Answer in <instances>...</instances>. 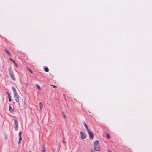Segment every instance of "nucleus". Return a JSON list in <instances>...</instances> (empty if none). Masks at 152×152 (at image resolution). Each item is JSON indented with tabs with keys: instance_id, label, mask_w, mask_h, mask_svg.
<instances>
[{
	"instance_id": "f257e3e1",
	"label": "nucleus",
	"mask_w": 152,
	"mask_h": 152,
	"mask_svg": "<svg viewBox=\"0 0 152 152\" xmlns=\"http://www.w3.org/2000/svg\"><path fill=\"white\" fill-rule=\"evenodd\" d=\"M12 89L13 91L15 99L16 101V102L18 103L19 101V96L17 92L16 89L14 87H12Z\"/></svg>"
},
{
	"instance_id": "a211bd4d",
	"label": "nucleus",
	"mask_w": 152,
	"mask_h": 152,
	"mask_svg": "<svg viewBox=\"0 0 152 152\" xmlns=\"http://www.w3.org/2000/svg\"><path fill=\"white\" fill-rule=\"evenodd\" d=\"M21 132H20L19 133V137H21Z\"/></svg>"
},
{
	"instance_id": "dca6fc26",
	"label": "nucleus",
	"mask_w": 152,
	"mask_h": 152,
	"mask_svg": "<svg viewBox=\"0 0 152 152\" xmlns=\"http://www.w3.org/2000/svg\"><path fill=\"white\" fill-rule=\"evenodd\" d=\"M106 134L107 136V137L108 139H110V137L109 135L108 134Z\"/></svg>"
},
{
	"instance_id": "bb28decb",
	"label": "nucleus",
	"mask_w": 152,
	"mask_h": 152,
	"mask_svg": "<svg viewBox=\"0 0 152 152\" xmlns=\"http://www.w3.org/2000/svg\"><path fill=\"white\" fill-rule=\"evenodd\" d=\"M64 142H65L64 141H63Z\"/></svg>"
},
{
	"instance_id": "b1692460",
	"label": "nucleus",
	"mask_w": 152,
	"mask_h": 152,
	"mask_svg": "<svg viewBox=\"0 0 152 152\" xmlns=\"http://www.w3.org/2000/svg\"><path fill=\"white\" fill-rule=\"evenodd\" d=\"M64 117L65 118L66 117H65V115H64Z\"/></svg>"
},
{
	"instance_id": "9b49d317",
	"label": "nucleus",
	"mask_w": 152,
	"mask_h": 152,
	"mask_svg": "<svg viewBox=\"0 0 152 152\" xmlns=\"http://www.w3.org/2000/svg\"><path fill=\"white\" fill-rule=\"evenodd\" d=\"M42 152H45V147L44 146V145H43L42 146Z\"/></svg>"
},
{
	"instance_id": "1a4fd4ad",
	"label": "nucleus",
	"mask_w": 152,
	"mask_h": 152,
	"mask_svg": "<svg viewBox=\"0 0 152 152\" xmlns=\"http://www.w3.org/2000/svg\"><path fill=\"white\" fill-rule=\"evenodd\" d=\"M83 125H84V127L86 129V130L87 131H88V130H89V129H88V126L86 124V123L85 122L83 123Z\"/></svg>"
},
{
	"instance_id": "39448f33",
	"label": "nucleus",
	"mask_w": 152,
	"mask_h": 152,
	"mask_svg": "<svg viewBox=\"0 0 152 152\" xmlns=\"http://www.w3.org/2000/svg\"><path fill=\"white\" fill-rule=\"evenodd\" d=\"M80 133L81 135V137L82 139H83L86 138V135L82 131H80Z\"/></svg>"
},
{
	"instance_id": "f03ea898",
	"label": "nucleus",
	"mask_w": 152,
	"mask_h": 152,
	"mask_svg": "<svg viewBox=\"0 0 152 152\" xmlns=\"http://www.w3.org/2000/svg\"><path fill=\"white\" fill-rule=\"evenodd\" d=\"M94 149L95 151H99L100 150V147L99 145V141L96 140L94 142Z\"/></svg>"
},
{
	"instance_id": "5701e85b",
	"label": "nucleus",
	"mask_w": 152,
	"mask_h": 152,
	"mask_svg": "<svg viewBox=\"0 0 152 152\" xmlns=\"http://www.w3.org/2000/svg\"><path fill=\"white\" fill-rule=\"evenodd\" d=\"M108 152H111V151H110V150H109L108 151Z\"/></svg>"
},
{
	"instance_id": "4be33fe9",
	"label": "nucleus",
	"mask_w": 152,
	"mask_h": 152,
	"mask_svg": "<svg viewBox=\"0 0 152 152\" xmlns=\"http://www.w3.org/2000/svg\"><path fill=\"white\" fill-rule=\"evenodd\" d=\"M7 93L8 94V96H9V95H10L9 93L8 92H7Z\"/></svg>"
},
{
	"instance_id": "423d86ee",
	"label": "nucleus",
	"mask_w": 152,
	"mask_h": 152,
	"mask_svg": "<svg viewBox=\"0 0 152 152\" xmlns=\"http://www.w3.org/2000/svg\"><path fill=\"white\" fill-rule=\"evenodd\" d=\"M87 131L89 135L90 138L91 139H92L94 137V135L92 132L90 131L89 130H88Z\"/></svg>"
},
{
	"instance_id": "6ab92c4d",
	"label": "nucleus",
	"mask_w": 152,
	"mask_h": 152,
	"mask_svg": "<svg viewBox=\"0 0 152 152\" xmlns=\"http://www.w3.org/2000/svg\"><path fill=\"white\" fill-rule=\"evenodd\" d=\"M51 86H52L54 88H56V86H54V85H51Z\"/></svg>"
},
{
	"instance_id": "9d476101",
	"label": "nucleus",
	"mask_w": 152,
	"mask_h": 152,
	"mask_svg": "<svg viewBox=\"0 0 152 152\" xmlns=\"http://www.w3.org/2000/svg\"><path fill=\"white\" fill-rule=\"evenodd\" d=\"M39 107L40 108L41 110H42V108L43 107V105L42 103L41 102L39 103Z\"/></svg>"
},
{
	"instance_id": "412c9836",
	"label": "nucleus",
	"mask_w": 152,
	"mask_h": 152,
	"mask_svg": "<svg viewBox=\"0 0 152 152\" xmlns=\"http://www.w3.org/2000/svg\"><path fill=\"white\" fill-rule=\"evenodd\" d=\"M14 64L15 65V66L16 67H18V65L15 62V63H14Z\"/></svg>"
},
{
	"instance_id": "0eeeda50",
	"label": "nucleus",
	"mask_w": 152,
	"mask_h": 152,
	"mask_svg": "<svg viewBox=\"0 0 152 152\" xmlns=\"http://www.w3.org/2000/svg\"><path fill=\"white\" fill-rule=\"evenodd\" d=\"M9 111L11 112V113H12L14 112V110L12 108L11 106L9 105Z\"/></svg>"
},
{
	"instance_id": "aec40b11",
	"label": "nucleus",
	"mask_w": 152,
	"mask_h": 152,
	"mask_svg": "<svg viewBox=\"0 0 152 152\" xmlns=\"http://www.w3.org/2000/svg\"><path fill=\"white\" fill-rule=\"evenodd\" d=\"M9 59L11 60L14 63H15V62L14 61V60L12 59L11 58H10Z\"/></svg>"
},
{
	"instance_id": "6e6552de",
	"label": "nucleus",
	"mask_w": 152,
	"mask_h": 152,
	"mask_svg": "<svg viewBox=\"0 0 152 152\" xmlns=\"http://www.w3.org/2000/svg\"><path fill=\"white\" fill-rule=\"evenodd\" d=\"M4 50L6 52L7 54L9 56L11 55V53L8 50H7V49H6Z\"/></svg>"
},
{
	"instance_id": "7ed1b4c3",
	"label": "nucleus",
	"mask_w": 152,
	"mask_h": 152,
	"mask_svg": "<svg viewBox=\"0 0 152 152\" xmlns=\"http://www.w3.org/2000/svg\"><path fill=\"white\" fill-rule=\"evenodd\" d=\"M9 74L11 78L15 81V77L14 76V74L12 70L11 69H9Z\"/></svg>"
},
{
	"instance_id": "ddd939ff",
	"label": "nucleus",
	"mask_w": 152,
	"mask_h": 152,
	"mask_svg": "<svg viewBox=\"0 0 152 152\" xmlns=\"http://www.w3.org/2000/svg\"><path fill=\"white\" fill-rule=\"evenodd\" d=\"M22 140V138L21 137H19V140L18 141V144H20V141Z\"/></svg>"
},
{
	"instance_id": "4468645a",
	"label": "nucleus",
	"mask_w": 152,
	"mask_h": 152,
	"mask_svg": "<svg viewBox=\"0 0 152 152\" xmlns=\"http://www.w3.org/2000/svg\"><path fill=\"white\" fill-rule=\"evenodd\" d=\"M36 86L37 88L39 90H40L41 89L40 87L38 85H36Z\"/></svg>"
},
{
	"instance_id": "a878e982",
	"label": "nucleus",
	"mask_w": 152,
	"mask_h": 152,
	"mask_svg": "<svg viewBox=\"0 0 152 152\" xmlns=\"http://www.w3.org/2000/svg\"><path fill=\"white\" fill-rule=\"evenodd\" d=\"M28 152H31V151H29Z\"/></svg>"
},
{
	"instance_id": "f3484780",
	"label": "nucleus",
	"mask_w": 152,
	"mask_h": 152,
	"mask_svg": "<svg viewBox=\"0 0 152 152\" xmlns=\"http://www.w3.org/2000/svg\"><path fill=\"white\" fill-rule=\"evenodd\" d=\"M28 70L31 73L33 74V72L30 69H28Z\"/></svg>"
},
{
	"instance_id": "20e7f679",
	"label": "nucleus",
	"mask_w": 152,
	"mask_h": 152,
	"mask_svg": "<svg viewBox=\"0 0 152 152\" xmlns=\"http://www.w3.org/2000/svg\"><path fill=\"white\" fill-rule=\"evenodd\" d=\"M14 129L15 130L17 131L18 129V124L17 120L16 119L14 120Z\"/></svg>"
},
{
	"instance_id": "2eb2a0df",
	"label": "nucleus",
	"mask_w": 152,
	"mask_h": 152,
	"mask_svg": "<svg viewBox=\"0 0 152 152\" xmlns=\"http://www.w3.org/2000/svg\"><path fill=\"white\" fill-rule=\"evenodd\" d=\"M9 96V101L10 102L12 100H11V96H10V95H9V96Z\"/></svg>"
},
{
	"instance_id": "393cba45",
	"label": "nucleus",
	"mask_w": 152,
	"mask_h": 152,
	"mask_svg": "<svg viewBox=\"0 0 152 152\" xmlns=\"http://www.w3.org/2000/svg\"><path fill=\"white\" fill-rule=\"evenodd\" d=\"M52 151H53V152H54V150L53 149H52Z\"/></svg>"
},
{
	"instance_id": "f8f14e48",
	"label": "nucleus",
	"mask_w": 152,
	"mask_h": 152,
	"mask_svg": "<svg viewBox=\"0 0 152 152\" xmlns=\"http://www.w3.org/2000/svg\"><path fill=\"white\" fill-rule=\"evenodd\" d=\"M44 70L46 72H48L49 71V69L48 68L45 67L44 68Z\"/></svg>"
}]
</instances>
